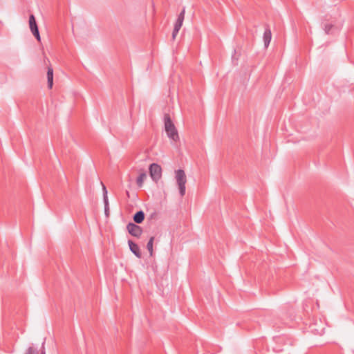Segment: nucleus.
Listing matches in <instances>:
<instances>
[{"label":"nucleus","mask_w":354,"mask_h":354,"mask_svg":"<svg viewBox=\"0 0 354 354\" xmlns=\"http://www.w3.org/2000/svg\"><path fill=\"white\" fill-rule=\"evenodd\" d=\"M145 213L142 210L138 211L133 216V219L136 224H140L145 220Z\"/></svg>","instance_id":"nucleus-9"},{"label":"nucleus","mask_w":354,"mask_h":354,"mask_svg":"<svg viewBox=\"0 0 354 354\" xmlns=\"http://www.w3.org/2000/svg\"><path fill=\"white\" fill-rule=\"evenodd\" d=\"M309 328L312 333L316 335H322L324 333V324L319 319H315L313 322L310 323L309 325Z\"/></svg>","instance_id":"nucleus-4"},{"label":"nucleus","mask_w":354,"mask_h":354,"mask_svg":"<svg viewBox=\"0 0 354 354\" xmlns=\"http://www.w3.org/2000/svg\"><path fill=\"white\" fill-rule=\"evenodd\" d=\"M263 39L265 48H268L272 39V32L268 26H266Z\"/></svg>","instance_id":"nucleus-8"},{"label":"nucleus","mask_w":354,"mask_h":354,"mask_svg":"<svg viewBox=\"0 0 354 354\" xmlns=\"http://www.w3.org/2000/svg\"><path fill=\"white\" fill-rule=\"evenodd\" d=\"M103 200H104V205L108 206L109 205L108 196H103Z\"/></svg>","instance_id":"nucleus-18"},{"label":"nucleus","mask_w":354,"mask_h":354,"mask_svg":"<svg viewBox=\"0 0 354 354\" xmlns=\"http://www.w3.org/2000/svg\"><path fill=\"white\" fill-rule=\"evenodd\" d=\"M48 88L51 89L53 85V68L51 66L48 67L47 71Z\"/></svg>","instance_id":"nucleus-10"},{"label":"nucleus","mask_w":354,"mask_h":354,"mask_svg":"<svg viewBox=\"0 0 354 354\" xmlns=\"http://www.w3.org/2000/svg\"><path fill=\"white\" fill-rule=\"evenodd\" d=\"M185 8H183L178 16V18L175 22L174 26L178 27L179 28H180L182 27L183 21L185 19Z\"/></svg>","instance_id":"nucleus-11"},{"label":"nucleus","mask_w":354,"mask_h":354,"mask_svg":"<svg viewBox=\"0 0 354 354\" xmlns=\"http://www.w3.org/2000/svg\"><path fill=\"white\" fill-rule=\"evenodd\" d=\"M128 245L129 246V249L131 252L138 258L140 259L142 257V253L140 252V248L137 243L133 242L132 240L128 241Z\"/></svg>","instance_id":"nucleus-7"},{"label":"nucleus","mask_w":354,"mask_h":354,"mask_svg":"<svg viewBox=\"0 0 354 354\" xmlns=\"http://www.w3.org/2000/svg\"><path fill=\"white\" fill-rule=\"evenodd\" d=\"M127 230L131 236L137 238H139L142 234V228L133 223H128Z\"/></svg>","instance_id":"nucleus-6"},{"label":"nucleus","mask_w":354,"mask_h":354,"mask_svg":"<svg viewBox=\"0 0 354 354\" xmlns=\"http://www.w3.org/2000/svg\"><path fill=\"white\" fill-rule=\"evenodd\" d=\"M180 29V28H179L178 27H176V26L174 27V30H173V32H172V38H173V39H174L176 38V37L178 35Z\"/></svg>","instance_id":"nucleus-16"},{"label":"nucleus","mask_w":354,"mask_h":354,"mask_svg":"<svg viewBox=\"0 0 354 354\" xmlns=\"http://www.w3.org/2000/svg\"><path fill=\"white\" fill-rule=\"evenodd\" d=\"M333 27V24H326L325 26H324V31H325V32L326 34H329L330 31V30L332 29Z\"/></svg>","instance_id":"nucleus-15"},{"label":"nucleus","mask_w":354,"mask_h":354,"mask_svg":"<svg viewBox=\"0 0 354 354\" xmlns=\"http://www.w3.org/2000/svg\"><path fill=\"white\" fill-rule=\"evenodd\" d=\"M149 174L151 179L157 183L162 176V168L157 163H152L149 166Z\"/></svg>","instance_id":"nucleus-3"},{"label":"nucleus","mask_w":354,"mask_h":354,"mask_svg":"<svg viewBox=\"0 0 354 354\" xmlns=\"http://www.w3.org/2000/svg\"><path fill=\"white\" fill-rule=\"evenodd\" d=\"M147 178V174L145 172H142L140 174L136 179V184L138 187H141L143 185V182L145 179Z\"/></svg>","instance_id":"nucleus-12"},{"label":"nucleus","mask_w":354,"mask_h":354,"mask_svg":"<svg viewBox=\"0 0 354 354\" xmlns=\"http://www.w3.org/2000/svg\"><path fill=\"white\" fill-rule=\"evenodd\" d=\"M24 354H38V351L33 346H30Z\"/></svg>","instance_id":"nucleus-14"},{"label":"nucleus","mask_w":354,"mask_h":354,"mask_svg":"<svg viewBox=\"0 0 354 354\" xmlns=\"http://www.w3.org/2000/svg\"><path fill=\"white\" fill-rule=\"evenodd\" d=\"M41 354H45V351H44V342H43L42 344V350H41Z\"/></svg>","instance_id":"nucleus-20"},{"label":"nucleus","mask_w":354,"mask_h":354,"mask_svg":"<svg viewBox=\"0 0 354 354\" xmlns=\"http://www.w3.org/2000/svg\"><path fill=\"white\" fill-rule=\"evenodd\" d=\"M154 239H155L154 236H151L149 239V240L147 244V249L149 251V255L151 257H152L153 254V244Z\"/></svg>","instance_id":"nucleus-13"},{"label":"nucleus","mask_w":354,"mask_h":354,"mask_svg":"<svg viewBox=\"0 0 354 354\" xmlns=\"http://www.w3.org/2000/svg\"><path fill=\"white\" fill-rule=\"evenodd\" d=\"M176 179L178 185L179 193L181 196H183L185 194V184L187 182L184 170L180 169L176 171Z\"/></svg>","instance_id":"nucleus-2"},{"label":"nucleus","mask_w":354,"mask_h":354,"mask_svg":"<svg viewBox=\"0 0 354 354\" xmlns=\"http://www.w3.org/2000/svg\"><path fill=\"white\" fill-rule=\"evenodd\" d=\"M29 27L31 32L36 38L38 41H41V37L38 28V26L35 19V17L33 15H30L29 16Z\"/></svg>","instance_id":"nucleus-5"},{"label":"nucleus","mask_w":354,"mask_h":354,"mask_svg":"<svg viewBox=\"0 0 354 354\" xmlns=\"http://www.w3.org/2000/svg\"><path fill=\"white\" fill-rule=\"evenodd\" d=\"M101 184L102 185L103 196H107V190L106 186L103 184L102 182H101Z\"/></svg>","instance_id":"nucleus-17"},{"label":"nucleus","mask_w":354,"mask_h":354,"mask_svg":"<svg viewBox=\"0 0 354 354\" xmlns=\"http://www.w3.org/2000/svg\"><path fill=\"white\" fill-rule=\"evenodd\" d=\"M164 123H165V129L167 136L174 141H177L179 140V136L177 131V129L172 122L171 117L169 113H165L164 115Z\"/></svg>","instance_id":"nucleus-1"},{"label":"nucleus","mask_w":354,"mask_h":354,"mask_svg":"<svg viewBox=\"0 0 354 354\" xmlns=\"http://www.w3.org/2000/svg\"><path fill=\"white\" fill-rule=\"evenodd\" d=\"M104 212H105V214L106 216L109 215V205L108 206H105L104 205Z\"/></svg>","instance_id":"nucleus-19"}]
</instances>
